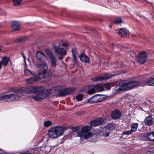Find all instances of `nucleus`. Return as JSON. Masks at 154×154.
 <instances>
[{"instance_id": "nucleus-1", "label": "nucleus", "mask_w": 154, "mask_h": 154, "mask_svg": "<svg viewBox=\"0 0 154 154\" xmlns=\"http://www.w3.org/2000/svg\"><path fill=\"white\" fill-rule=\"evenodd\" d=\"M75 90V89L73 88H64L63 86L58 85L52 86L48 89H45L47 97L50 94L58 95L60 96H65L70 94Z\"/></svg>"}, {"instance_id": "nucleus-2", "label": "nucleus", "mask_w": 154, "mask_h": 154, "mask_svg": "<svg viewBox=\"0 0 154 154\" xmlns=\"http://www.w3.org/2000/svg\"><path fill=\"white\" fill-rule=\"evenodd\" d=\"M64 128V127L59 126L51 127L49 129L48 134L51 138L56 139L63 134Z\"/></svg>"}, {"instance_id": "nucleus-3", "label": "nucleus", "mask_w": 154, "mask_h": 154, "mask_svg": "<svg viewBox=\"0 0 154 154\" xmlns=\"http://www.w3.org/2000/svg\"><path fill=\"white\" fill-rule=\"evenodd\" d=\"M67 46L65 43H61L55 48L54 53L59 60H62L66 54Z\"/></svg>"}, {"instance_id": "nucleus-4", "label": "nucleus", "mask_w": 154, "mask_h": 154, "mask_svg": "<svg viewBox=\"0 0 154 154\" xmlns=\"http://www.w3.org/2000/svg\"><path fill=\"white\" fill-rule=\"evenodd\" d=\"M105 99L103 95L97 94L89 98L88 102L90 103H96L101 102Z\"/></svg>"}, {"instance_id": "nucleus-5", "label": "nucleus", "mask_w": 154, "mask_h": 154, "mask_svg": "<svg viewBox=\"0 0 154 154\" xmlns=\"http://www.w3.org/2000/svg\"><path fill=\"white\" fill-rule=\"evenodd\" d=\"M45 88L42 86L35 87L31 86L25 88V91L27 93H35L37 92H39L42 91Z\"/></svg>"}, {"instance_id": "nucleus-6", "label": "nucleus", "mask_w": 154, "mask_h": 154, "mask_svg": "<svg viewBox=\"0 0 154 154\" xmlns=\"http://www.w3.org/2000/svg\"><path fill=\"white\" fill-rule=\"evenodd\" d=\"M39 80H41V82H46L50 80L51 77L52 73L50 72L47 71L45 73L38 75Z\"/></svg>"}, {"instance_id": "nucleus-7", "label": "nucleus", "mask_w": 154, "mask_h": 154, "mask_svg": "<svg viewBox=\"0 0 154 154\" xmlns=\"http://www.w3.org/2000/svg\"><path fill=\"white\" fill-rule=\"evenodd\" d=\"M36 69L38 72V74H37V75L45 73L47 72L48 65L46 63L40 64L37 65Z\"/></svg>"}, {"instance_id": "nucleus-8", "label": "nucleus", "mask_w": 154, "mask_h": 154, "mask_svg": "<svg viewBox=\"0 0 154 154\" xmlns=\"http://www.w3.org/2000/svg\"><path fill=\"white\" fill-rule=\"evenodd\" d=\"M47 97L45 89L42 91H40L35 96H32V98L36 101L44 99Z\"/></svg>"}, {"instance_id": "nucleus-9", "label": "nucleus", "mask_w": 154, "mask_h": 154, "mask_svg": "<svg viewBox=\"0 0 154 154\" xmlns=\"http://www.w3.org/2000/svg\"><path fill=\"white\" fill-rule=\"evenodd\" d=\"M147 54L146 53L143 51L139 53L137 56V59L139 63L143 64L147 60Z\"/></svg>"}, {"instance_id": "nucleus-10", "label": "nucleus", "mask_w": 154, "mask_h": 154, "mask_svg": "<svg viewBox=\"0 0 154 154\" xmlns=\"http://www.w3.org/2000/svg\"><path fill=\"white\" fill-rule=\"evenodd\" d=\"M102 85L100 84H97L96 85H90V86H92L93 88L89 89L87 91V93L89 95H92L96 93V90L100 88Z\"/></svg>"}, {"instance_id": "nucleus-11", "label": "nucleus", "mask_w": 154, "mask_h": 154, "mask_svg": "<svg viewBox=\"0 0 154 154\" xmlns=\"http://www.w3.org/2000/svg\"><path fill=\"white\" fill-rule=\"evenodd\" d=\"M103 119L102 118H97L91 121L90 122L91 126L95 127L100 125L103 122Z\"/></svg>"}, {"instance_id": "nucleus-12", "label": "nucleus", "mask_w": 154, "mask_h": 154, "mask_svg": "<svg viewBox=\"0 0 154 154\" xmlns=\"http://www.w3.org/2000/svg\"><path fill=\"white\" fill-rule=\"evenodd\" d=\"M36 57L38 59L42 62H44L47 60L46 56L42 52L40 51L37 52Z\"/></svg>"}, {"instance_id": "nucleus-13", "label": "nucleus", "mask_w": 154, "mask_h": 154, "mask_svg": "<svg viewBox=\"0 0 154 154\" xmlns=\"http://www.w3.org/2000/svg\"><path fill=\"white\" fill-rule=\"evenodd\" d=\"M11 28L13 31H16L20 29V24L19 22L14 21L11 23Z\"/></svg>"}, {"instance_id": "nucleus-14", "label": "nucleus", "mask_w": 154, "mask_h": 154, "mask_svg": "<svg viewBox=\"0 0 154 154\" xmlns=\"http://www.w3.org/2000/svg\"><path fill=\"white\" fill-rule=\"evenodd\" d=\"M33 75V77L26 80V82L27 84H30L36 81L39 80L38 75H36L35 74H34V75Z\"/></svg>"}, {"instance_id": "nucleus-15", "label": "nucleus", "mask_w": 154, "mask_h": 154, "mask_svg": "<svg viewBox=\"0 0 154 154\" xmlns=\"http://www.w3.org/2000/svg\"><path fill=\"white\" fill-rule=\"evenodd\" d=\"M111 116L112 119L116 120L121 117V113L119 110L116 109L112 112Z\"/></svg>"}, {"instance_id": "nucleus-16", "label": "nucleus", "mask_w": 154, "mask_h": 154, "mask_svg": "<svg viewBox=\"0 0 154 154\" xmlns=\"http://www.w3.org/2000/svg\"><path fill=\"white\" fill-rule=\"evenodd\" d=\"M127 83L129 90L137 87L139 85L138 81H133L128 82Z\"/></svg>"}, {"instance_id": "nucleus-17", "label": "nucleus", "mask_w": 154, "mask_h": 154, "mask_svg": "<svg viewBox=\"0 0 154 154\" xmlns=\"http://www.w3.org/2000/svg\"><path fill=\"white\" fill-rule=\"evenodd\" d=\"M146 125L150 126L152 123V118L151 116L146 117L144 121Z\"/></svg>"}, {"instance_id": "nucleus-18", "label": "nucleus", "mask_w": 154, "mask_h": 154, "mask_svg": "<svg viewBox=\"0 0 154 154\" xmlns=\"http://www.w3.org/2000/svg\"><path fill=\"white\" fill-rule=\"evenodd\" d=\"M80 59L82 62L85 63H89V58L85 54H82L80 57Z\"/></svg>"}, {"instance_id": "nucleus-19", "label": "nucleus", "mask_w": 154, "mask_h": 154, "mask_svg": "<svg viewBox=\"0 0 154 154\" xmlns=\"http://www.w3.org/2000/svg\"><path fill=\"white\" fill-rule=\"evenodd\" d=\"M10 94L0 96V100L6 102H10Z\"/></svg>"}, {"instance_id": "nucleus-20", "label": "nucleus", "mask_w": 154, "mask_h": 154, "mask_svg": "<svg viewBox=\"0 0 154 154\" xmlns=\"http://www.w3.org/2000/svg\"><path fill=\"white\" fill-rule=\"evenodd\" d=\"M10 102L18 100L20 98V96L17 94H10Z\"/></svg>"}, {"instance_id": "nucleus-21", "label": "nucleus", "mask_w": 154, "mask_h": 154, "mask_svg": "<svg viewBox=\"0 0 154 154\" xmlns=\"http://www.w3.org/2000/svg\"><path fill=\"white\" fill-rule=\"evenodd\" d=\"M115 75H116L115 74L112 75H111L109 73L104 74L102 75H101L102 80H106L111 78L112 76H115Z\"/></svg>"}, {"instance_id": "nucleus-22", "label": "nucleus", "mask_w": 154, "mask_h": 154, "mask_svg": "<svg viewBox=\"0 0 154 154\" xmlns=\"http://www.w3.org/2000/svg\"><path fill=\"white\" fill-rule=\"evenodd\" d=\"M118 34L121 37H125L127 36V32L124 28H121L119 29Z\"/></svg>"}, {"instance_id": "nucleus-23", "label": "nucleus", "mask_w": 154, "mask_h": 154, "mask_svg": "<svg viewBox=\"0 0 154 154\" xmlns=\"http://www.w3.org/2000/svg\"><path fill=\"white\" fill-rule=\"evenodd\" d=\"M51 66L53 68L56 67L57 63L55 58L53 56H49Z\"/></svg>"}, {"instance_id": "nucleus-24", "label": "nucleus", "mask_w": 154, "mask_h": 154, "mask_svg": "<svg viewBox=\"0 0 154 154\" xmlns=\"http://www.w3.org/2000/svg\"><path fill=\"white\" fill-rule=\"evenodd\" d=\"M121 90L127 91L129 90L127 82L125 83L119 85Z\"/></svg>"}, {"instance_id": "nucleus-25", "label": "nucleus", "mask_w": 154, "mask_h": 154, "mask_svg": "<svg viewBox=\"0 0 154 154\" xmlns=\"http://www.w3.org/2000/svg\"><path fill=\"white\" fill-rule=\"evenodd\" d=\"M9 60V59L8 57H5L2 59L1 62L2 63V65L4 66H6L8 64Z\"/></svg>"}, {"instance_id": "nucleus-26", "label": "nucleus", "mask_w": 154, "mask_h": 154, "mask_svg": "<svg viewBox=\"0 0 154 154\" xmlns=\"http://www.w3.org/2000/svg\"><path fill=\"white\" fill-rule=\"evenodd\" d=\"M91 128L90 126H86L83 127L81 130V131L83 133H85L91 130Z\"/></svg>"}, {"instance_id": "nucleus-27", "label": "nucleus", "mask_w": 154, "mask_h": 154, "mask_svg": "<svg viewBox=\"0 0 154 154\" xmlns=\"http://www.w3.org/2000/svg\"><path fill=\"white\" fill-rule=\"evenodd\" d=\"M24 73L25 75L26 76H29L32 75H34L31 71L25 67L24 68Z\"/></svg>"}, {"instance_id": "nucleus-28", "label": "nucleus", "mask_w": 154, "mask_h": 154, "mask_svg": "<svg viewBox=\"0 0 154 154\" xmlns=\"http://www.w3.org/2000/svg\"><path fill=\"white\" fill-rule=\"evenodd\" d=\"M138 124L137 123H134L131 125V130L132 131V132L135 131L138 127Z\"/></svg>"}, {"instance_id": "nucleus-29", "label": "nucleus", "mask_w": 154, "mask_h": 154, "mask_svg": "<svg viewBox=\"0 0 154 154\" xmlns=\"http://www.w3.org/2000/svg\"><path fill=\"white\" fill-rule=\"evenodd\" d=\"M147 80L144 79L142 80L138 81L139 85L138 86H144L147 84Z\"/></svg>"}, {"instance_id": "nucleus-30", "label": "nucleus", "mask_w": 154, "mask_h": 154, "mask_svg": "<svg viewBox=\"0 0 154 154\" xmlns=\"http://www.w3.org/2000/svg\"><path fill=\"white\" fill-rule=\"evenodd\" d=\"M147 137L149 140L154 141V132L148 134Z\"/></svg>"}, {"instance_id": "nucleus-31", "label": "nucleus", "mask_w": 154, "mask_h": 154, "mask_svg": "<svg viewBox=\"0 0 154 154\" xmlns=\"http://www.w3.org/2000/svg\"><path fill=\"white\" fill-rule=\"evenodd\" d=\"M147 84L149 86H154V78H150L147 80Z\"/></svg>"}, {"instance_id": "nucleus-32", "label": "nucleus", "mask_w": 154, "mask_h": 154, "mask_svg": "<svg viewBox=\"0 0 154 154\" xmlns=\"http://www.w3.org/2000/svg\"><path fill=\"white\" fill-rule=\"evenodd\" d=\"M72 61L74 63H76V57L75 55L76 53L75 51L73 49H72Z\"/></svg>"}, {"instance_id": "nucleus-33", "label": "nucleus", "mask_w": 154, "mask_h": 154, "mask_svg": "<svg viewBox=\"0 0 154 154\" xmlns=\"http://www.w3.org/2000/svg\"><path fill=\"white\" fill-rule=\"evenodd\" d=\"M91 80L94 82L102 81L101 76L100 75L93 77L91 79Z\"/></svg>"}, {"instance_id": "nucleus-34", "label": "nucleus", "mask_w": 154, "mask_h": 154, "mask_svg": "<svg viewBox=\"0 0 154 154\" xmlns=\"http://www.w3.org/2000/svg\"><path fill=\"white\" fill-rule=\"evenodd\" d=\"M100 84L102 85V86L99 88H102L103 87L104 88V90H109L110 89V87L109 84H104L103 85L101 84Z\"/></svg>"}, {"instance_id": "nucleus-35", "label": "nucleus", "mask_w": 154, "mask_h": 154, "mask_svg": "<svg viewBox=\"0 0 154 154\" xmlns=\"http://www.w3.org/2000/svg\"><path fill=\"white\" fill-rule=\"evenodd\" d=\"M51 150V147L50 146H47L45 147L44 149V152L48 153L50 152Z\"/></svg>"}, {"instance_id": "nucleus-36", "label": "nucleus", "mask_w": 154, "mask_h": 154, "mask_svg": "<svg viewBox=\"0 0 154 154\" xmlns=\"http://www.w3.org/2000/svg\"><path fill=\"white\" fill-rule=\"evenodd\" d=\"M85 134L84 135V137L86 139H88L90 137H92L93 134L91 133V132H86L84 133Z\"/></svg>"}, {"instance_id": "nucleus-37", "label": "nucleus", "mask_w": 154, "mask_h": 154, "mask_svg": "<svg viewBox=\"0 0 154 154\" xmlns=\"http://www.w3.org/2000/svg\"><path fill=\"white\" fill-rule=\"evenodd\" d=\"M113 93H118L119 91H122V90H121L120 87L119 86H117L114 88H113Z\"/></svg>"}, {"instance_id": "nucleus-38", "label": "nucleus", "mask_w": 154, "mask_h": 154, "mask_svg": "<svg viewBox=\"0 0 154 154\" xmlns=\"http://www.w3.org/2000/svg\"><path fill=\"white\" fill-rule=\"evenodd\" d=\"M23 90L22 88H16L14 93L19 94L23 93Z\"/></svg>"}, {"instance_id": "nucleus-39", "label": "nucleus", "mask_w": 154, "mask_h": 154, "mask_svg": "<svg viewBox=\"0 0 154 154\" xmlns=\"http://www.w3.org/2000/svg\"><path fill=\"white\" fill-rule=\"evenodd\" d=\"M52 122L49 121H46L44 123V126L46 127H48L52 125Z\"/></svg>"}, {"instance_id": "nucleus-40", "label": "nucleus", "mask_w": 154, "mask_h": 154, "mask_svg": "<svg viewBox=\"0 0 154 154\" xmlns=\"http://www.w3.org/2000/svg\"><path fill=\"white\" fill-rule=\"evenodd\" d=\"M22 0H13L14 5L15 6H19L20 5Z\"/></svg>"}, {"instance_id": "nucleus-41", "label": "nucleus", "mask_w": 154, "mask_h": 154, "mask_svg": "<svg viewBox=\"0 0 154 154\" xmlns=\"http://www.w3.org/2000/svg\"><path fill=\"white\" fill-rule=\"evenodd\" d=\"M122 20L120 17L116 18L114 20V22L116 24H120L122 23Z\"/></svg>"}, {"instance_id": "nucleus-42", "label": "nucleus", "mask_w": 154, "mask_h": 154, "mask_svg": "<svg viewBox=\"0 0 154 154\" xmlns=\"http://www.w3.org/2000/svg\"><path fill=\"white\" fill-rule=\"evenodd\" d=\"M83 96L81 94L77 95L76 96V99L78 100L81 101L83 99Z\"/></svg>"}, {"instance_id": "nucleus-43", "label": "nucleus", "mask_w": 154, "mask_h": 154, "mask_svg": "<svg viewBox=\"0 0 154 154\" xmlns=\"http://www.w3.org/2000/svg\"><path fill=\"white\" fill-rule=\"evenodd\" d=\"M132 133V131L130 130L126 131L125 132H124L122 134V135H123L124 134H127V135H129L131 134Z\"/></svg>"}, {"instance_id": "nucleus-44", "label": "nucleus", "mask_w": 154, "mask_h": 154, "mask_svg": "<svg viewBox=\"0 0 154 154\" xmlns=\"http://www.w3.org/2000/svg\"><path fill=\"white\" fill-rule=\"evenodd\" d=\"M114 125L112 124H110L107 125L106 128L109 130H111L113 129Z\"/></svg>"}, {"instance_id": "nucleus-45", "label": "nucleus", "mask_w": 154, "mask_h": 154, "mask_svg": "<svg viewBox=\"0 0 154 154\" xmlns=\"http://www.w3.org/2000/svg\"><path fill=\"white\" fill-rule=\"evenodd\" d=\"M79 129V127L78 126H76L75 127H72L71 129L73 132H75Z\"/></svg>"}, {"instance_id": "nucleus-46", "label": "nucleus", "mask_w": 154, "mask_h": 154, "mask_svg": "<svg viewBox=\"0 0 154 154\" xmlns=\"http://www.w3.org/2000/svg\"><path fill=\"white\" fill-rule=\"evenodd\" d=\"M45 51L47 53V54L50 55V56H53L52 55H52V52L49 49H46L45 50Z\"/></svg>"}, {"instance_id": "nucleus-47", "label": "nucleus", "mask_w": 154, "mask_h": 154, "mask_svg": "<svg viewBox=\"0 0 154 154\" xmlns=\"http://www.w3.org/2000/svg\"><path fill=\"white\" fill-rule=\"evenodd\" d=\"M16 88L12 87L10 88L9 89V91L15 93Z\"/></svg>"}, {"instance_id": "nucleus-48", "label": "nucleus", "mask_w": 154, "mask_h": 154, "mask_svg": "<svg viewBox=\"0 0 154 154\" xmlns=\"http://www.w3.org/2000/svg\"><path fill=\"white\" fill-rule=\"evenodd\" d=\"M84 113H85V112L84 111H81L79 112H78L77 113V114L78 115H81L82 114Z\"/></svg>"}, {"instance_id": "nucleus-49", "label": "nucleus", "mask_w": 154, "mask_h": 154, "mask_svg": "<svg viewBox=\"0 0 154 154\" xmlns=\"http://www.w3.org/2000/svg\"><path fill=\"white\" fill-rule=\"evenodd\" d=\"M25 38H20L18 39V40L20 42H23L25 41Z\"/></svg>"}, {"instance_id": "nucleus-50", "label": "nucleus", "mask_w": 154, "mask_h": 154, "mask_svg": "<svg viewBox=\"0 0 154 154\" xmlns=\"http://www.w3.org/2000/svg\"><path fill=\"white\" fill-rule=\"evenodd\" d=\"M103 135L105 136V137H106L107 136H108L109 135V134L108 133H107L106 134H103Z\"/></svg>"}, {"instance_id": "nucleus-51", "label": "nucleus", "mask_w": 154, "mask_h": 154, "mask_svg": "<svg viewBox=\"0 0 154 154\" xmlns=\"http://www.w3.org/2000/svg\"><path fill=\"white\" fill-rule=\"evenodd\" d=\"M21 54L22 55V56L23 58H26V57L24 55V54H23V53L22 52L21 53Z\"/></svg>"}, {"instance_id": "nucleus-52", "label": "nucleus", "mask_w": 154, "mask_h": 154, "mask_svg": "<svg viewBox=\"0 0 154 154\" xmlns=\"http://www.w3.org/2000/svg\"><path fill=\"white\" fill-rule=\"evenodd\" d=\"M3 151L0 149V154H3Z\"/></svg>"}, {"instance_id": "nucleus-53", "label": "nucleus", "mask_w": 154, "mask_h": 154, "mask_svg": "<svg viewBox=\"0 0 154 154\" xmlns=\"http://www.w3.org/2000/svg\"><path fill=\"white\" fill-rule=\"evenodd\" d=\"M23 60H24V61L25 63V65H26V61L25 58H23Z\"/></svg>"}, {"instance_id": "nucleus-54", "label": "nucleus", "mask_w": 154, "mask_h": 154, "mask_svg": "<svg viewBox=\"0 0 154 154\" xmlns=\"http://www.w3.org/2000/svg\"><path fill=\"white\" fill-rule=\"evenodd\" d=\"M2 64L1 62H0V69L1 68V67H2Z\"/></svg>"}]
</instances>
